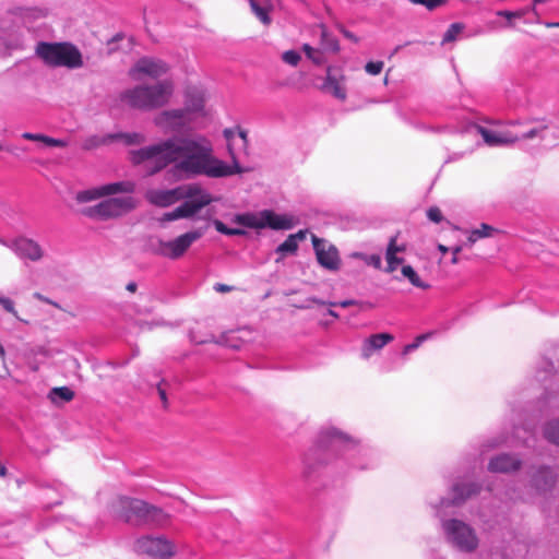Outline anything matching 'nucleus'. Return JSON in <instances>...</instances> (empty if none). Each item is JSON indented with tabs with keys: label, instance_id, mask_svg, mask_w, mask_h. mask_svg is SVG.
<instances>
[{
	"label": "nucleus",
	"instance_id": "obj_50",
	"mask_svg": "<svg viewBox=\"0 0 559 559\" xmlns=\"http://www.w3.org/2000/svg\"><path fill=\"white\" fill-rule=\"evenodd\" d=\"M0 305L7 312L12 313L15 318H17V312L14 308V302L10 298L0 297Z\"/></svg>",
	"mask_w": 559,
	"mask_h": 559
},
{
	"label": "nucleus",
	"instance_id": "obj_2",
	"mask_svg": "<svg viewBox=\"0 0 559 559\" xmlns=\"http://www.w3.org/2000/svg\"><path fill=\"white\" fill-rule=\"evenodd\" d=\"M377 452L340 428L326 425L318 431L314 443L302 459L308 480L346 475L353 471L372 469L378 465Z\"/></svg>",
	"mask_w": 559,
	"mask_h": 559
},
{
	"label": "nucleus",
	"instance_id": "obj_47",
	"mask_svg": "<svg viewBox=\"0 0 559 559\" xmlns=\"http://www.w3.org/2000/svg\"><path fill=\"white\" fill-rule=\"evenodd\" d=\"M386 260V269L385 272L392 273L394 272L400 264H402L403 259L397 255H385Z\"/></svg>",
	"mask_w": 559,
	"mask_h": 559
},
{
	"label": "nucleus",
	"instance_id": "obj_15",
	"mask_svg": "<svg viewBox=\"0 0 559 559\" xmlns=\"http://www.w3.org/2000/svg\"><path fill=\"white\" fill-rule=\"evenodd\" d=\"M213 202L212 195L205 190L193 199H186L174 211L164 214V221L171 222L179 218H189L198 214L203 207Z\"/></svg>",
	"mask_w": 559,
	"mask_h": 559
},
{
	"label": "nucleus",
	"instance_id": "obj_4",
	"mask_svg": "<svg viewBox=\"0 0 559 559\" xmlns=\"http://www.w3.org/2000/svg\"><path fill=\"white\" fill-rule=\"evenodd\" d=\"M438 518L444 539L451 547L466 554L477 549L479 539L469 524L459 519H444L442 512Z\"/></svg>",
	"mask_w": 559,
	"mask_h": 559
},
{
	"label": "nucleus",
	"instance_id": "obj_42",
	"mask_svg": "<svg viewBox=\"0 0 559 559\" xmlns=\"http://www.w3.org/2000/svg\"><path fill=\"white\" fill-rule=\"evenodd\" d=\"M282 59L285 63L296 67L301 57L300 53L296 50H287L282 55Z\"/></svg>",
	"mask_w": 559,
	"mask_h": 559
},
{
	"label": "nucleus",
	"instance_id": "obj_6",
	"mask_svg": "<svg viewBox=\"0 0 559 559\" xmlns=\"http://www.w3.org/2000/svg\"><path fill=\"white\" fill-rule=\"evenodd\" d=\"M234 222L247 228H271L273 230H288L297 223L294 216L277 214L272 210H262L258 213L237 214L234 217Z\"/></svg>",
	"mask_w": 559,
	"mask_h": 559
},
{
	"label": "nucleus",
	"instance_id": "obj_18",
	"mask_svg": "<svg viewBox=\"0 0 559 559\" xmlns=\"http://www.w3.org/2000/svg\"><path fill=\"white\" fill-rule=\"evenodd\" d=\"M522 466V460L512 453H500L492 456L487 465V469L491 473L508 474L516 472Z\"/></svg>",
	"mask_w": 559,
	"mask_h": 559
},
{
	"label": "nucleus",
	"instance_id": "obj_10",
	"mask_svg": "<svg viewBox=\"0 0 559 559\" xmlns=\"http://www.w3.org/2000/svg\"><path fill=\"white\" fill-rule=\"evenodd\" d=\"M135 207L132 197L109 198L84 209L83 214L91 218L108 219L121 216Z\"/></svg>",
	"mask_w": 559,
	"mask_h": 559
},
{
	"label": "nucleus",
	"instance_id": "obj_44",
	"mask_svg": "<svg viewBox=\"0 0 559 559\" xmlns=\"http://www.w3.org/2000/svg\"><path fill=\"white\" fill-rule=\"evenodd\" d=\"M502 442H503V440L500 438H496V437L489 438L484 443H481V445L479 448V452H480V454H485L489 450L499 447Z\"/></svg>",
	"mask_w": 559,
	"mask_h": 559
},
{
	"label": "nucleus",
	"instance_id": "obj_29",
	"mask_svg": "<svg viewBox=\"0 0 559 559\" xmlns=\"http://www.w3.org/2000/svg\"><path fill=\"white\" fill-rule=\"evenodd\" d=\"M543 435L548 442L559 447V419L547 421L544 425Z\"/></svg>",
	"mask_w": 559,
	"mask_h": 559
},
{
	"label": "nucleus",
	"instance_id": "obj_32",
	"mask_svg": "<svg viewBox=\"0 0 559 559\" xmlns=\"http://www.w3.org/2000/svg\"><path fill=\"white\" fill-rule=\"evenodd\" d=\"M554 374V364L547 358H542L537 364L536 379L546 382Z\"/></svg>",
	"mask_w": 559,
	"mask_h": 559
},
{
	"label": "nucleus",
	"instance_id": "obj_64",
	"mask_svg": "<svg viewBox=\"0 0 559 559\" xmlns=\"http://www.w3.org/2000/svg\"><path fill=\"white\" fill-rule=\"evenodd\" d=\"M328 314H329V316H331V317H334V318H338V317H340V316H338V313H337V312H335V311H334V310H332V309H329V310H328Z\"/></svg>",
	"mask_w": 559,
	"mask_h": 559
},
{
	"label": "nucleus",
	"instance_id": "obj_31",
	"mask_svg": "<svg viewBox=\"0 0 559 559\" xmlns=\"http://www.w3.org/2000/svg\"><path fill=\"white\" fill-rule=\"evenodd\" d=\"M234 335H235V333L233 331H229V332L223 333L218 338H214V336H211V340H197V338L192 337V341L198 344L214 342L216 344L237 349V348H239V344L233 342Z\"/></svg>",
	"mask_w": 559,
	"mask_h": 559
},
{
	"label": "nucleus",
	"instance_id": "obj_28",
	"mask_svg": "<svg viewBox=\"0 0 559 559\" xmlns=\"http://www.w3.org/2000/svg\"><path fill=\"white\" fill-rule=\"evenodd\" d=\"M49 399L52 403H67L73 400L74 392L68 386H56L50 390Z\"/></svg>",
	"mask_w": 559,
	"mask_h": 559
},
{
	"label": "nucleus",
	"instance_id": "obj_21",
	"mask_svg": "<svg viewBox=\"0 0 559 559\" xmlns=\"http://www.w3.org/2000/svg\"><path fill=\"white\" fill-rule=\"evenodd\" d=\"M478 132L481 134L484 142L489 146H504L519 141V136L511 132H497L484 127H478Z\"/></svg>",
	"mask_w": 559,
	"mask_h": 559
},
{
	"label": "nucleus",
	"instance_id": "obj_56",
	"mask_svg": "<svg viewBox=\"0 0 559 559\" xmlns=\"http://www.w3.org/2000/svg\"><path fill=\"white\" fill-rule=\"evenodd\" d=\"M497 14L499 16H503L508 20H511V19H514L515 17V14L514 11H508V10H503V11H498Z\"/></svg>",
	"mask_w": 559,
	"mask_h": 559
},
{
	"label": "nucleus",
	"instance_id": "obj_16",
	"mask_svg": "<svg viewBox=\"0 0 559 559\" xmlns=\"http://www.w3.org/2000/svg\"><path fill=\"white\" fill-rule=\"evenodd\" d=\"M0 243L11 249L20 259L23 260L37 262L44 255L40 245L27 237H17L13 240H4L0 238Z\"/></svg>",
	"mask_w": 559,
	"mask_h": 559
},
{
	"label": "nucleus",
	"instance_id": "obj_53",
	"mask_svg": "<svg viewBox=\"0 0 559 559\" xmlns=\"http://www.w3.org/2000/svg\"><path fill=\"white\" fill-rule=\"evenodd\" d=\"M213 288L217 293H229L234 289L233 286L222 284V283H216Z\"/></svg>",
	"mask_w": 559,
	"mask_h": 559
},
{
	"label": "nucleus",
	"instance_id": "obj_36",
	"mask_svg": "<svg viewBox=\"0 0 559 559\" xmlns=\"http://www.w3.org/2000/svg\"><path fill=\"white\" fill-rule=\"evenodd\" d=\"M302 51L305 52L306 57L310 59L316 66H322L326 62V58L324 53L310 46L309 44L302 45Z\"/></svg>",
	"mask_w": 559,
	"mask_h": 559
},
{
	"label": "nucleus",
	"instance_id": "obj_8",
	"mask_svg": "<svg viewBox=\"0 0 559 559\" xmlns=\"http://www.w3.org/2000/svg\"><path fill=\"white\" fill-rule=\"evenodd\" d=\"M483 485L479 481L469 478H457L449 488V497H442L438 502H430L436 511V515L440 516V512L450 506L460 507L468 499H472L480 493Z\"/></svg>",
	"mask_w": 559,
	"mask_h": 559
},
{
	"label": "nucleus",
	"instance_id": "obj_12",
	"mask_svg": "<svg viewBox=\"0 0 559 559\" xmlns=\"http://www.w3.org/2000/svg\"><path fill=\"white\" fill-rule=\"evenodd\" d=\"M170 70L169 64L155 57H141L129 70V75L135 81L152 79L162 81L160 78L166 75Z\"/></svg>",
	"mask_w": 559,
	"mask_h": 559
},
{
	"label": "nucleus",
	"instance_id": "obj_52",
	"mask_svg": "<svg viewBox=\"0 0 559 559\" xmlns=\"http://www.w3.org/2000/svg\"><path fill=\"white\" fill-rule=\"evenodd\" d=\"M99 143H100V141L97 136H91L84 141L83 148L92 150V148L96 147Z\"/></svg>",
	"mask_w": 559,
	"mask_h": 559
},
{
	"label": "nucleus",
	"instance_id": "obj_3",
	"mask_svg": "<svg viewBox=\"0 0 559 559\" xmlns=\"http://www.w3.org/2000/svg\"><path fill=\"white\" fill-rule=\"evenodd\" d=\"M171 79H163L154 84H140L119 94V102L131 109L151 111L168 104L174 94Z\"/></svg>",
	"mask_w": 559,
	"mask_h": 559
},
{
	"label": "nucleus",
	"instance_id": "obj_46",
	"mask_svg": "<svg viewBox=\"0 0 559 559\" xmlns=\"http://www.w3.org/2000/svg\"><path fill=\"white\" fill-rule=\"evenodd\" d=\"M384 63L382 61H369L365 66V70L370 75H378L381 73Z\"/></svg>",
	"mask_w": 559,
	"mask_h": 559
},
{
	"label": "nucleus",
	"instance_id": "obj_13",
	"mask_svg": "<svg viewBox=\"0 0 559 559\" xmlns=\"http://www.w3.org/2000/svg\"><path fill=\"white\" fill-rule=\"evenodd\" d=\"M558 477L557 471L549 465L532 466L528 473V487L537 496H547L554 490Z\"/></svg>",
	"mask_w": 559,
	"mask_h": 559
},
{
	"label": "nucleus",
	"instance_id": "obj_55",
	"mask_svg": "<svg viewBox=\"0 0 559 559\" xmlns=\"http://www.w3.org/2000/svg\"><path fill=\"white\" fill-rule=\"evenodd\" d=\"M157 391H158V395H159V397H160V400H162V402L164 404L163 406H164V408H166L167 407V395H166V391L162 386V384H158Z\"/></svg>",
	"mask_w": 559,
	"mask_h": 559
},
{
	"label": "nucleus",
	"instance_id": "obj_57",
	"mask_svg": "<svg viewBox=\"0 0 559 559\" xmlns=\"http://www.w3.org/2000/svg\"><path fill=\"white\" fill-rule=\"evenodd\" d=\"M341 32H342V34H343L346 38H348V39H350V40H354V41H357V40H358V39H357V37H356L352 32H349V31L345 29L344 27H342V28H341Z\"/></svg>",
	"mask_w": 559,
	"mask_h": 559
},
{
	"label": "nucleus",
	"instance_id": "obj_7",
	"mask_svg": "<svg viewBox=\"0 0 559 559\" xmlns=\"http://www.w3.org/2000/svg\"><path fill=\"white\" fill-rule=\"evenodd\" d=\"M124 508V519L133 524H153L163 525L168 516L158 507L148 504L141 499L124 498L121 500Z\"/></svg>",
	"mask_w": 559,
	"mask_h": 559
},
{
	"label": "nucleus",
	"instance_id": "obj_60",
	"mask_svg": "<svg viewBox=\"0 0 559 559\" xmlns=\"http://www.w3.org/2000/svg\"><path fill=\"white\" fill-rule=\"evenodd\" d=\"M526 12H532L531 8L514 11V13H516L515 17H522Z\"/></svg>",
	"mask_w": 559,
	"mask_h": 559
},
{
	"label": "nucleus",
	"instance_id": "obj_30",
	"mask_svg": "<svg viewBox=\"0 0 559 559\" xmlns=\"http://www.w3.org/2000/svg\"><path fill=\"white\" fill-rule=\"evenodd\" d=\"M321 28V46L324 50H329L332 52H337L340 50V44L336 37H334L332 34L329 33L328 28L322 24L320 25Z\"/></svg>",
	"mask_w": 559,
	"mask_h": 559
},
{
	"label": "nucleus",
	"instance_id": "obj_35",
	"mask_svg": "<svg viewBox=\"0 0 559 559\" xmlns=\"http://www.w3.org/2000/svg\"><path fill=\"white\" fill-rule=\"evenodd\" d=\"M402 274L405 278L409 281V283L418 288L427 289L429 285L421 281L418 276L417 272L411 265H403Z\"/></svg>",
	"mask_w": 559,
	"mask_h": 559
},
{
	"label": "nucleus",
	"instance_id": "obj_39",
	"mask_svg": "<svg viewBox=\"0 0 559 559\" xmlns=\"http://www.w3.org/2000/svg\"><path fill=\"white\" fill-rule=\"evenodd\" d=\"M464 29L462 23H452L442 37V44L454 41Z\"/></svg>",
	"mask_w": 559,
	"mask_h": 559
},
{
	"label": "nucleus",
	"instance_id": "obj_23",
	"mask_svg": "<svg viewBox=\"0 0 559 559\" xmlns=\"http://www.w3.org/2000/svg\"><path fill=\"white\" fill-rule=\"evenodd\" d=\"M323 90L328 93L332 94L335 98L340 100L346 99V90L345 87L340 83V81L332 75V68L328 67L326 69V78L323 83Z\"/></svg>",
	"mask_w": 559,
	"mask_h": 559
},
{
	"label": "nucleus",
	"instance_id": "obj_58",
	"mask_svg": "<svg viewBox=\"0 0 559 559\" xmlns=\"http://www.w3.org/2000/svg\"><path fill=\"white\" fill-rule=\"evenodd\" d=\"M136 287H138V285L134 282H130L126 286L127 290L130 293H134L136 290Z\"/></svg>",
	"mask_w": 559,
	"mask_h": 559
},
{
	"label": "nucleus",
	"instance_id": "obj_45",
	"mask_svg": "<svg viewBox=\"0 0 559 559\" xmlns=\"http://www.w3.org/2000/svg\"><path fill=\"white\" fill-rule=\"evenodd\" d=\"M404 246H399L396 237H391L386 247L385 255H396L399 252L404 251Z\"/></svg>",
	"mask_w": 559,
	"mask_h": 559
},
{
	"label": "nucleus",
	"instance_id": "obj_25",
	"mask_svg": "<svg viewBox=\"0 0 559 559\" xmlns=\"http://www.w3.org/2000/svg\"><path fill=\"white\" fill-rule=\"evenodd\" d=\"M496 233H498V229H496L491 225L483 223L479 226V228L472 229L468 233L467 245L469 247H472L479 239L487 238V237H492Z\"/></svg>",
	"mask_w": 559,
	"mask_h": 559
},
{
	"label": "nucleus",
	"instance_id": "obj_20",
	"mask_svg": "<svg viewBox=\"0 0 559 559\" xmlns=\"http://www.w3.org/2000/svg\"><path fill=\"white\" fill-rule=\"evenodd\" d=\"M394 336L390 333L372 334L366 338L361 346V357L369 359L373 353L382 349L386 344L392 342Z\"/></svg>",
	"mask_w": 559,
	"mask_h": 559
},
{
	"label": "nucleus",
	"instance_id": "obj_27",
	"mask_svg": "<svg viewBox=\"0 0 559 559\" xmlns=\"http://www.w3.org/2000/svg\"><path fill=\"white\" fill-rule=\"evenodd\" d=\"M22 138L25 140H28V141L43 142L45 145L52 146V147H66L67 146V142L64 140L55 139V138H51V136H48V135H45L41 133L24 132L22 134Z\"/></svg>",
	"mask_w": 559,
	"mask_h": 559
},
{
	"label": "nucleus",
	"instance_id": "obj_51",
	"mask_svg": "<svg viewBox=\"0 0 559 559\" xmlns=\"http://www.w3.org/2000/svg\"><path fill=\"white\" fill-rule=\"evenodd\" d=\"M365 262L376 269H380L382 264L381 257L378 254L366 255Z\"/></svg>",
	"mask_w": 559,
	"mask_h": 559
},
{
	"label": "nucleus",
	"instance_id": "obj_54",
	"mask_svg": "<svg viewBox=\"0 0 559 559\" xmlns=\"http://www.w3.org/2000/svg\"><path fill=\"white\" fill-rule=\"evenodd\" d=\"M307 230H299L296 234H290L288 237H293V240L298 243V241H301L306 239Z\"/></svg>",
	"mask_w": 559,
	"mask_h": 559
},
{
	"label": "nucleus",
	"instance_id": "obj_26",
	"mask_svg": "<svg viewBox=\"0 0 559 559\" xmlns=\"http://www.w3.org/2000/svg\"><path fill=\"white\" fill-rule=\"evenodd\" d=\"M250 7L254 15L265 25L271 23L270 4L266 0H249Z\"/></svg>",
	"mask_w": 559,
	"mask_h": 559
},
{
	"label": "nucleus",
	"instance_id": "obj_62",
	"mask_svg": "<svg viewBox=\"0 0 559 559\" xmlns=\"http://www.w3.org/2000/svg\"><path fill=\"white\" fill-rule=\"evenodd\" d=\"M546 26L547 27H557V28H559V22H549V23H546Z\"/></svg>",
	"mask_w": 559,
	"mask_h": 559
},
{
	"label": "nucleus",
	"instance_id": "obj_61",
	"mask_svg": "<svg viewBox=\"0 0 559 559\" xmlns=\"http://www.w3.org/2000/svg\"><path fill=\"white\" fill-rule=\"evenodd\" d=\"M461 251V247H455L453 248V258H452V263H456L457 262V258H456V254Z\"/></svg>",
	"mask_w": 559,
	"mask_h": 559
},
{
	"label": "nucleus",
	"instance_id": "obj_59",
	"mask_svg": "<svg viewBox=\"0 0 559 559\" xmlns=\"http://www.w3.org/2000/svg\"><path fill=\"white\" fill-rule=\"evenodd\" d=\"M526 12H532L531 8L514 11V13H516L515 17H522Z\"/></svg>",
	"mask_w": 559,
	"mask_h": 559
},
{
	"label": "nucleus",
	"instance_id": "obj_34",
	"mask_svg": "<svg viewBox=\"0 0 559 559\" xmlns=\"http://www.w3.org/2000/svg\"><path fill=\"white\" fill-rule=\"evenodd\" d=\"M298 250V243L293 240V237H287L284 242H282L275 249V252L280 254V257L275 260L277 263L284 258L285 254H295Z\"/></svg>",
	"mask_w": 559,
	"mask_h": 559
},
{
	"label": "nucleus",
	"instance_id": "obj_9",
	"mask_svg": "<svg viewBox=\"0 0 559 559\" xmlns=\"http://www.w3.org/2000/svg\"><path fill=\"white\" fill-rule=\"evenodd\" d=\"M205 191L199 183H188L174 189H150L145 199L153 205L167 207L180 200L193 199Z\"/></svg>",
	"mask_w": 559,
	"mask_h": 559
},
{
	"label": "nucleus",
	"instance_id": "obj_22",
	"mask_svg": "<svg viewBox=\"0 0 559 559\" xmlns=\"http://www.w3.org/2000/svg\"><path fill=\"white\" fill-rule=\"evenodd\" d=\"M185 110L186 112H200L204 108L205 96L204 91L199 87H189L185 95Z\"/></svg>",
	"mask_w": 559,
	"mask_h": 559
},
{
	"label": "nucleus",
	"instance_id": "obj_14",
	"mask_svg": "<svg viewBox=\"0 0 559 559\" xmlns=\"http://www.w3.org/2000/svg\"><path fill=\"white\" fill-rule=\"evenodd\" d=\"M134 549L156 558H170L175 555L174 544L164 536H142L136 539Z\"/></svg>",
	"mask_w": 559,
	"mask_h": 559
},
{
	"label": "nucleus",
	"instance_id": "obj_48",
	"mask_svg": "<svg viewBox=\"0 0 559 559\" xmlns=\"http://www.w3.org/2000/svg\"><path fill=\"white\" fill-rule=\"evenodd\" d=\"M427 217L429 218V221L437 224H439L443 219L442 213L440 209L437 206H431L427 210Z\"/></svg>",
	"mask_w": 559,
	"mask_h": 559
},
{
	"label": "nucleus",
	"instance_id": "obj_49",
	"mask_svg": "<svg viewBox=\"0 0 559 559\" xmlns=\"http://www.w3.org/2000/svg\"><path fill=\"white\" fill-rule=\"evenodd\" d=\"M320 305H329L331 307H342V308H348L350 306H355L358 304L357 300L355 299H345V300H342V301H338V302H335V301H319Z\"/></svg>",
	"mask_w": 559,
	"mask_h": 559
},
{
	"label": "nucleus",
	"instance_id": "obj_24",
	"mask_svg": "<svg viewBox=\"0 0 559 559\" xmlns=\"http://www.w3.org/2000/svg\"><path fill=\"white\" fill-rule=\"evenodd\" d=\"M102 190L105 197L115 195L118 193L131 194L135 191V183L130 180L111 182L103 185Z\"/></svg>",
	"mask_w": 559,
	"mask_h": 559
},
{
	"label": "nucleus",
	"instance_id": "obj_19",
	"mask_svg": "<svg viewBox=\"0 0 559 559\" xmlns=\"http://www.w3.org/2000/svg\"><path fill=\"white\" fill-rule=\"evenodd\" d=\"M186 114L185 109L164 110L155 117L154 122L162 129L179 131L186 126Z\"/></svg>",
	"mask_w": 559,
	"mask_h": 559
},
{
	"label": "nucleus",
	"instance_id": "obj_41",
	"mask_svg": "<svg viewBox=\"0 0 559 559\" xmlns=\"http://www.w3.org/2000/svg\"><path fill=\"white\" fill-rule=\"evenodd\" d=\"M546 129H547L546 126H544L542 128L530 129L528 131L522 133L521 135H518L519 136V141L520 140H530V139H534V138H537V136H539L542 140H544L545 136L543 135V132Z\"/></svg>",
	"mask_w": 559,
	"mask_h": 559
},
{
	"label": "nucleus",
	"instance_id": "obj_17",
	"mask_svg": "<svg viewBox=\"0 0 559 559\" xmlns=\"http://www.w3.org/2000/svg\"><path fill=\"white\" fill-rule=\"evenodd\" d=\"M312 246L316 252L318 263L329 270L337 271L341 265L338 250L334 245L329 243L326 240L312 236Z\"/></svg>",
	"mask_w": 559,
	"mask_h": 559
},
{
	"label": "nucleus",
	"instance_id": "obj_37",
	"mask_svg": "<svg viewBox=\"0 0 559 559\" xmlns=\"http://www.w3.org/2000/svg\"><path fill=\"white\" fill-rule=\"evenodd\" d=\"M103 197H105V195L103 194V190H102V186H100V187L79 191L75 199L79 203H85V202H90V201H93V200H96V199H99Z\"/></svg>",
	"mask_w": 559,
	"mask_h": 559
},
{
	"label": "nucleus",
	"instance_id": "obj_11",
	"mask_svg": "<svg viewBox=\"0 0 559 559\" xmlns=\"http://www.w3.org/2000/svg\"><path fill=\"white\" fill-rule=\"evenodd\" d=\"M204 235L202 228L187 231L173 240H158L156 252L167 259L177 260L181 258L193 242Z\"/></svg>",
	"mask_w": 559,
	"mask_h": 559
},
{
	"label": "nucleus",
	"instance_id": "obj_38",
	"mask_svg": "<svg viewBox=\"0 0 559 559\" xmlns=\"http://www.w3.org/2000/svg\"><path fill=\"white\" fill-rule=\"evenodd\" d=\"M215 229L226 236H245L247 233L241 228H231L224 224L222 221H214Z\"/></svg>",
	"mask_w": 559,
	"mask_h": 559
},
{
	"label": "nucleus",
	"instance_id": "obj_63",
	"mask_svg": "<svg viewBox=\"0 0 559 559\" xmlns=\"http://www.w3.org/2000/svg\"><path fill=\"white\" fill-rule=\"evenodd\" d=\"M7 475V468L0 463V476H5Z\"/></svg>",
	"mask_w": 559,
	"mask_h": 559
},
{
	"label": "nucleus",
	"instance_id": "obj_33",
	"mask_svg": "<svg viewBox=\"0 0 559 559\" xmlns=\"http://www.w3.org/2000/svg\"><path fill=\"white\" fill-rule=\"evenodd\" d=\"M108 138L110 140H121L127 145L141 144L145 140L144 135L141 133H138V132H131V133L118 132V133L109 134Z\"/></svg>",
	"mask_w": 559,
	"mask_h": 559
},
{
	"label": "nucleus",
	"instance_id": "obj_40",
	"mask_svg": "<svg viewBox=\"0 0 559 559\" xmlns=\"http://www.w3.org/2000/svg\"><path fill=\"white\" fill-rule=\"evenodd\" d=\"M430 337V334L429 333H426V334H420L418 335L413 343H409L407 345L404 346L403 348V355H407L412 352H414L415 349H417L421 344L423 342H425L426 340H428Z\"/></svg>",
	"mask_w": 559,
	"mask_h": 559
},
{
	"label": "nucleus",
	"instance_id": "obj_5",
	"mask_svg": "<svg viewBox=\"0 0 559 559\" xmlns=\"http://www.w3.org/2000/svg\"><path fill=\"white\" fill-rule=\"evenodd\" d=\"M36 55L50 67L80 68L83 64L80 50L69 43L39 41Z\"/></svg>",
	"mask_w": 559,
	"mask_h": 559
},
{
	"label": "nucleus",
	"instance_id": "obj_43",
	"mask_svg": "<svg viewBox=\"0 0 559 559\" xmlns=\"http://www.w3.org/2000/svg\"><path fill=\"white\" fill-rule=\"evenodd\" d=\"M408 1L413 4L425 5L430 11H432L448 2V0H408Z\"/></svg>",
	"mask_w": 559,
	"mask_h": 559
},
{
	"label": "nucleus",
	"instance_id": "obj_1",
	"mask_svg": "<svg viewBox=\"0 0 559 559\" xmlns=\"http://www.w3.org/2000/svg\"><path fill=\"white\" fill-rule=\"evenodd\" d=\"M223 133L227 141L231 165L215 157L211 141L200 134L170 136L158 143L131 151L130 159L134 165L145 163V170L151 176L169 165H174L176 173L185 174L187 177L226 178L243 174L246 169L239 165L235 139L238 135L239 148L246 150L247 131L240 128H228Z\"/></svg>",
	"mask_w": 559,
	"mask_h": 559
}]
</instances>
